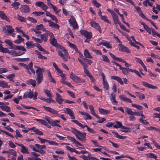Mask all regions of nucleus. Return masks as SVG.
I'll list each match as a JSON object with an SVG mask.
<instances>
[{"instance_id":"nucleus-56","label":"nucleus","mask_w":160,"mask_h":160,"mask_svg":"<svg viewBox=\"0 0 160 160\" xmlns=\"http://www.w3.org/2000/svg\"><path fill=\"white\" fill-rule=\"evenodd\" d=\"M16 152L15 150L13 149H11L9 150L8 156L9 157L10 154H12L15 156H16Z\"/></svg>"},{"instance_id":"nucleus-42","label":"nucleus","mask_w":160,"mask_h":160,"mask_svg":"<svg viewBox=\"0 0 160 160\" xmlns=\"http://www.w3.org/2000/svg\"><path fill=\"white\" fill-rule=\"evenodd\" d=\"M43 79V75H40L38 76H37L36 80L37 81L38 84H39L42 81Z\"/></svg>"},{"instance_id":"nucleus-61","label":"nucleus","mask_w":160,"mask_h":160,"mask_svg":"<svg viewBox=\"0 0 160 160\" xmlns=\"http://www.w3.org/2000/svg\"><path fill=\"white\" fill-rule=\"evenodd\" d=\"M26 45L27 47L35 46V45L33 43V42L32 41L27 42L26 43Z\"/></svg>"},{"instance_id":"nucleus-23","label":"nucleus","mask_w":160,"mask_h":160,"mask_svg":"<svg viewBox=\"0 0 160 160\" xmlns=\"http://www.w3.org/2000/svg\"><path fill=\"white\" fill-rule=\"evenodd\" d=\"M89 108L91 112V113L93 115L97 118H100L99 116L95 113L94 108L93 106L92 105L89 106Z\"/></svg>"},{"instance_id":"nucleus-10","label":"nucleus","mask_w":160,"mask_h":160,"mask_svg":"<svg viewBox=\"0 0 160 160\" xmlns=\"http://www.w3.org/2000/svg\"><path fill=\"white\" fill-rule=\"evenodd\" d=\"M16 144L18 146L21 147V148L20 149L21 152L23 154H27L30 153V152L28 151V149L27 148L22 144H20L19 143H16Z\"/></svg>"},{"instance_id":"nucleus-14","label":"nucleus","mask_w":160,"mask_h":160,"mask_svg":"<svg viewBox=\"0 0 160 160\" xmlns=\"http://www.w3.org/2000/svg\"><path fill=\"white\" fill-rule=\"evenodd\" d=\"M46 111L49 112L52 114H58V112L53 109V108L49 107H47L43 106L42 107Z\"/></svg>"},{"instance_id":"nucleus-30","label":"nucleus","mask_w":160,"mask_h":160,"mask_svg":"<svg viewBox=\"0 0 160 160\" xmlns=\"http://www.w3.org/2000/svg\"><path fill=\"white\" fill-rule=\"evenodd\" d=\"M4 42L9 46V48L13 49V48L15 45L9 39H6L5 40Z\"/></svg>"},{"instance_id":"nucleus-19","label":"nucleus","mask_w":160,"mask_h":160,"mask_svg":"<svg viewBox=\"0 0 160 160\" xmlns=\"http://www.w3.org/2000/svg\"><path fill=\"white\" fill-rule=\"evenodd\" d=\"M109 54L114 60L118 61L123 63H124L125 62H126L125 60L121 58H118L116 57L111 52H109Z\"/></svg>"},{"instance_id":"nucleus-64","label":"nucleus","mask_w":160,"mask_h":160,"mask_svg":"<svg viewBox=\"0 0 160 160\" xmlns=\"http://www.w3.org/2000/svg\"><path fill=\"white\" fill-rule=\"evenodd\" d=\"M8 69L6 68H0V73H5L7 72L8 71Z\"/></svg>"},{"instance_id":"nucleus-9","label":"nucleus","mask_w":160,"mask_h":160,"mask_svg":"<svg viewBox=\"0 0 160 160\" xmlns=\"http://www.w3.org/2000/svg\"><path fill=\"white\" fill-rule=\"evenodd\" d=\"M119 69L122 70L123 74L126 75H129V72H133L134 70V69H132L128 68H127L125 67H123L122 66L120 67Z\"/></svg>"},{"instance_id":"nucleus-18","label":"nucleus","mask_w":160,"mask_h":160,"mask_svg":"<svg viewBox=\"0 0 160 160\" xmlns=\"http://www.w3.org/2000/svg\"><path fill=\"white\" fill-rule=\"evenodd\" d=\"M49 32H51L48 31H46V33L41 34L40 37L42 40H43L44 42H46L48 40V36H49Z\"/></svg>"},{"instance_id":"nucleus-28","label":"nucleus","mask_w":160,"mask_h":160,"mask_svg":"<svg viewBox=\"0 0 160 160\" xmlns=\"http://www.w3.org/2000/svg\"><path fill=\"white\" fill-rule=\"evenodd\" d=\"M142 84L144 86L146 87L150 88L152 89H157L158 88L156 86H153L151 84H149V83L146 82H142Z\"/></svg>"},{"instance_id":"nucleus-12","label":"nucleus","mask_w":160,"mask_h":160,"mask_svg":"<svg viewBox=\"0 0 160 160\" xmlns=\"http://www.w3.org/2000/svg\"><path fill=\"white\" fill-rule=\"evenodd\" d=\"M33 92L30 90L29 91L25 92L23 96V98H28L31 99L33 98Z\"/></svg>"},{"instance_id":"nucleus-22","label":"nucleus","mask_w":160,"mask_h":160,"mask_svg":"<svg viewBox=\"0 0 160 160\" xmlns=\"http://www.w3.org/2000/svg\"><path fill=\"white\" fill-rule=\"evenodd\" d=\"M60 122L59 120H52L50 123V124L53 127L57 126L61 128V126L59 125V123Z\"/></svg>"},{"instance_id":"nucleus-62","label":"nucleus","mask_w":160,"mask_h":160,"mask_svg":"<svg viewBox=\"0 0 160 160\" xmlns=\"http://www.w3.org/2000/svg\"><path fill=\"white\" fill-rule=\"evenodd\" d=\"M85 127L87 128V129L88 131L92 134H95L96 133V132L92 129L89 128L87 125H85Z\"/></svg>"},{"instance_id":"nucleus-8","label":"nucleus","mask_w":160,"mask_h":160,"mask_svg":"<svg viewBox=\"0 0 160 160\" xmlns=\"http://www.w3.org/2000/svg\"><path fill=\"white\" fill-rule=\"evenodd\" d=\"M81 35L85 37L87 39H91L92 38V33L91 32H88L86 30H81L80 31Z\"/></svg>"},{"instance_id":"nucleus-32","label":"nucleus","mask_w":160,"mask_h":160,"mask_svg":"<svg viewBox=\"0 0 160 160\" xmlns=\"http://www.w3.org/2000/svg\"><path fill=\"white\" fill-rule=\"evenodd\" d=\"M49 26L53 27L56 29H58L59 28V25L56 23H54L51 20H49Z\"/></svg>"},{"instance_id":"nucleus-48","label":"nucleus","mask_w":160,"mask_h":160,"mask_svg":"<svg viewBox=\"0 0 160 160\" xmlns=\"http://www.w3.org/2000/svg\"><path fill=\"white\" fill-rule=\"evenodd\" d=\"M34 29L39 31L40 30L45 31V30L43 25L42 24H40L37 25Z\"/></svg>"},{"instance_id":"nucleus-15","label":"nucleus","mask_w":160,"mask_h":160,"mask_svg":"<svg viewBox=\"0 0 160 160\" xmlns=\"http://www.w3.org/2000/svg\"><path fill=\"white\" fill-rule=\"evenodd\" d=\"M55 99L57 102L59 104H62L64 101V100L62 98L61 96L58 93H56Z\"/></svg>"},{"instance_id":"nucleus-44","label":"nucleus","mask_w":160,"mask_h":160,"mask_svg":"<svg viewBox=\"0 0 160 160\" xmlns=\"http://www.w3.org/2000/svg\"><path fill=\"white\" fill-rule=\"evenodd\" d=\"M129 158L131 160H134L133 158L132 157H131L129 156H124L123 155H122L119 156H116L115 157V158L116 160H118L120 158Z\"/></svg>"},{"instance_id":"nucleus-34","label":"nucleus","mask_w":160,"mask_h":160,"mask_svg":"<svg viewBox=\"0 0 160 160\" xmlns=\"http://www.w3.org/2000/svg\"><path fill=\"white\" fill-rule=\"evenodd\" d=\"M98 109L100 113L103 115L107 114L110 112L109 111L102 108H99Z\"/></svg>"},{"instance_id":"nucleus-16","label":"nucleus","mask_w":160,"mask_h":160,"mask_svg":"<svg viewBox=\"0 0 160 160\" xmlns=\"http://www.w3.org/2000/svg\"><path fill=\"white\" fill-rule=\"evenodd\" d=\"M64 112L68 114L70 116L71 118L72 119H75V117L74 114L73 113L72 111L69 108H66L64 110Z\"/></svg>"},{"instance_id":"nucleus-6","label":"nucleus","mask_w":160,"mask_h":160,"mask_svg":"<svg viewBox=\"0 0 160 160\" xmlns=\"http://www.w3.org/2000/svg\"><path fill=\"white\" fill-rule=\"evenodd\" d=\"M35 5L36 6L41 8L44 11L47 10L48 8V6L42 2H37L35 3Z\"/></svg>"},{"instance_id":"nucleus-49","label":"nucleus","mask_w":160,"mask_h":160,"mask_svg":"<svg viewBox=\"0 0 160 160\" xmlns=\"http://www.w3.org/2000/svg\"><path fill=\"white\" fill-rule=\"evenodd\" d=\"M124 108L125 109V110L127 113L128 114L133 115V112L131 108L127 107H125Z\"/></svg>"},{"instance_id":"nucleus-7","label":"nucleus","mask_w":160,"mask_h":160,"mask_svg":"<svg viewBox=\"0 0 160 160\" xmlns=\"http://www.w3.org/2000/svg\"><path fill=\"white\" fill-rule=\"evenodd\" d=\"M50 38V42L52 45L56 46L58 45L56 39L55 38L52 32H49Z\"/></svg>"},{"instance_id":"nucleus-41","label":"nucleus","mask_w":160,"mask_h":160,"mask_svg":"<svg viewBox=\"0 0 160 160\" xmlns=\"http://www.w3.org/2000/svg\"><path fill=\"white\" fill-rule=\"evenodd\" d=\"M15 76V75L14 73L10 74L6 76V78L8 79L10 81L13 82L14 81L13 79Z\"/></svg>"},{"instance_id":"nucleus-3","label":"nucleus","mask_w":160,"mask_h":160,"mask_svg":"<svg viewBox=\"0 0 160 160\" xmlns=\"http://www.w3.org/2000/svg\"><path fill=\"white\" fill-rule=\"evenodd\" d=\"M69 77L73 81L76 83H81L85 82V80L84 79H82L80 77L76 76L72 72L70 73Z\"/></svg>"},{"instance_id":"nucleus-60","label":"nucleus","mask_w":160,"mask_h":160,"mask_svg":"<svg viewBox=\"0 0 160 160\" xmlns=\"http://www.w3.org/2000/svg\"><path fill=\"white\" fill-rule=\"evenodd\" d=\"M100 18L102 20L105 22L109 23H111V22L108 19V18L105 16H101Z\"/></svg>"},{"instance_id":"nucleus-31","label":"nucleus","mask_w":160,"mask_h":160,"mask_svg":"<svg viewBox=\"0 0 160 160\" xmlns=\"http://www.w3.org/2000/svg\"><path fill=\"white\" fill-rule=\"evenodd\" d=\"M47 74L50 82L53 83H56V81L52 78L51 74L49 71H47Z\"/></svg>"},{"instance_id":"nucleus-13","label":"nucleus","mask_w":160,"mask_h":160,"mask_svg":"<svg viewBox=\"0 0 160 160\" xmlns=\"http://www.w3.org/2000/svg\"><path fill=\"white\" fill-rule=\"evenodd\" d=\"M20 9L21 11L23 13H27L29 12L30 11L29 6L26 5H22Z\"/></svg>"},{"instance_id":"nucleus-43","label":"nucleus","mask_w":160,"mask_h":160,"mask_svg":"<svg viewBox=\"0 0 160 160\" xmlns=\"http://www.w3.org/2000/svg\"><path fill=\"white\" fill-rule=\"evenodd\" d=\"M44 70L42 68H38L36 70V72L37 73V76L38 75H43V73L44 72Z\"/></svg>"},{"instance_id":"nucleus-59","label":"nucleus","mask_w":160,"mask_h":160,"mask_svg":"<svg viewBox=\"0 0 160 160\" xmlns=\"http://www.w3.org/2000/svg\"><path fill=\"white\" fill-rule=\"evenodd\" d=\"M103 44V46H105L106 48H111L112 47L111 45L107 42H104V43Z\"/></svg>"},{"instance_id":"nucleus-40","label":"nucleus","mask_w":160,"mask_h":160,"mask_svg":"<svg viewBox=\"0 0 160 160\" xmlns=\"http://www.w3.org/2000/svg\"><path fill=\"white\" fill-rule=\"evenodd\" d=\"M20 5V3L16 2H14L12 4V8L15 10L18 9Z\"/></svg>"},{"instance_id":"nucleus-2","label":"nucleus","mask_w":160,"mask_h":160,"mask_svg":"<svg viewBox=\"0 0 160 160\" xmlns=\"http://www.w3.org/2000/svg\"><path fill=\"white\" fill-rule=\"evenodd\" d=\"M19 65L25 68L27 70L26 72L28 73L31 74V72L34 74H35V71L33 69L32 63V62H30L28 65L22 63H20Z\"/></svg>"},{"instance_id":"nucleus-17","label":"nucleus","mask_w":160,"mask_h":160,"mask_svg":"<svg viewBox=\"0 0 160 160\" xmlns=\"http://www.w3.org/2000/svg\"><path fill=\"white\" fill-rule=\"evenodd\" d=\"M118 49L120 51L125 52L128 53L130 52V50L127 47L121 44L118 45Z\"/></svg>"},{"instance_id":"nucleus-11","label":"nucleus","mask_w":160,"mask_h":160,"mask_svg":"<svg viewBox=\"0 0 160 160\" xmlns=\"http://www.w3.org/2000/svg\"><path fill=\"white\" fill-rule=\"evenodd\" d=\"M90 24L92 27L97 29L100 33H101V28L98 23L93 21H92L90 22Z\"/></svg>"},{"instance_id":"nucleus-45","label":"nucleus","mask_w":160,"mask_h":160,"mask_svg":"<svg viewBox=\"0 0 160 160\" xmlns=\"http://www.w3.org/2000/svg\"><path fill=\"white\" fill-rule=\"evenodd\" d=\"M7 32L9 33H12L14 31V29L12 28V27L10 25H7L6 26Z\"/></svg>"},{"instance_id":"nucleus-24","label":"nucleus","mask_w":160,"mask_h":160,"mask_svg":"<svg viewBox=\"0 0 160 160\" xmlns=\"http://www.w3.org/2000/svg\"><path fill=\"white\" fill-rule=\"evenodd\" d=\"M111 78L117 81L121 85H123V82L122 78L119 77L112 76L111 77Z\"/></svg>"},{"instance_id":"nucleus-25","label":"nucleus","mask_w":160,"mask_h":160,"mask_svg":"<svg viewBox=\"0 0 160 160\" xmlns=\"http://www.w3.org/2000/svg\"><path fill=\"white\" fill-rule=\"evenodd\" d=\"M115 94L114 93H112L110 96V99L113 104L117 105L118 102L115 100Z\"/></svg>"},{"instance_id":"nucleus-52","label":"nucleus","mask_w":160,"mask_h":160,"mask_svg":"<svg viewBox=\"0 0 160 160\" xmlns=\"http://www.w3.org/2000/svg\"><path fill=\"white\" fill-rule=\"evenodd\" d=\"M35 146L38 148L40 149H46V146L44 145H41L38 144H35Z\"/></svg>"},{"instance_id":"nucleus-58","label":"nucleus","mask_w":160,"mask_h":160,"mask_svg":"<svg viewBox=\"0 0 160 160\" xmlns=\"http://www.w3.org/2000/svg\"><path fill=\"white\" fill-rule=\"evenodd\" d=\"M44 12H36L35 11L32 13V14H34L36 16H39L43 15Z\"/></svg>"},{"instance_id":"nucleus-46","label":"nucleus","mask_w":160,"mask_h":160,"mask_svg":"<svg viewBox=\"0 0 160 160\" xmlns=\"http://www.w3.org/2000/svg\"><path fill=\"white\" fill-rule=\"evenodd\" d=\"M135 94L140 100L143 99L145 98V95L143 94H140L139 92H136Z\"/></svg>"},{"instance_id":"nucleus-33","label":"nucleus","mask_w":160,"mask_h":160,"mask_svg":"<svg viewBox=\"0 0 160 160\" xmlns=\"http://www.w3.org/2000/svg\"><path fill=\"white\" fill-rule=\"evenodd\" d=\"M112 17L114 24L116 25V26L117 27V24H120V23L121 22L119 21L118 16L116 14Z\"/></svg>"},{"instance_id":"nucleus-39","label":"nucleus","mask_w":160,"mask_h":160,"mask_svg":"<svg viewBox=\"0 0 160 160\" xmlns=\"http://www.w3.org/2000/svg\"><path fill=\"white\" fill-rule=\"evenodd\" d=\"M84 54L86 58H92V57L91 56L90 53L86 49L84 50Z\"/></svg>"},{"instance_id":"nucleus-4","label":"nucleus","mask_w":160,"mask_h":160,"mask_svg":"<svg viewBox=\"0 0 160 160\" xmlns=\"http://www.w3.org/2000/svg\"><path fill=\"white\" fill-rule=\"evenodd\" d=\"M101 74L102 77V83L103 88L106 90H108L109 89V87L107 80L105 76L102 72L101 73Z\"/></svg>"},{"instance_id":"nucleus-26","label":"nucleus","mask_w":160,"mask_h":160,"mask_svg":"<svg viewBox=\"0 0 160 160\" xmlns=\"http://www.w3.org/2000/svg\"><path fill=\"white\" fill-rule=\"evenodd\" d=\"M0 87L3 88H9L10 87V86L8 85V83L4 81H0Z\"/></svg>"},{"instance_id":"nucleus-29","label":"nucleus","mask_w":160,"mask_h":160,"mask_svg":"<svg viewBox=\"0 0 160 160\" xmlns=\"http://www.w3.org/2000/svg\"><path fill=\"white\" fill-rule=\"evenodd\" d=\"M26 82L28 85H31L33 87H35L36 85V82L35 80L30 79L27 81Z\"/></svg>"},{"instance_id":"nucleus-53","label":"nucleus","mask_w":160,"mask_h":160,"mask_svg":"<svg viewBox=\"0 0 160 160\" xmlns=\"http://www.w3.org/2000/svg\"><path fill=\"white\" fill-rule=\"evenodd\" d=\"M132 107L136 108L139 110H142L143 109L142 107L139 105H137L134 103H132Z\"/></svg>"},{"instance_id":"nucleus-50","label":"nucleus","mask_w":160,"mask_h":160,"mask_svg":"<svg viewBox=\"0 0 160 160\" xmlns=\"http://www.w3.org/2000/svg\"><path fill=\"white\" fill-rule=\"evenodd\" d=\"M67 42L70 47L74 49L76 52H78V49L77 48V46L75 45L70 42L68 41Z\"/></svg>"},{"instance_id":"nucleus-1","label":"nucleus","mask_w":160,"mask_h":160,"mask_svg":"<svg viewBox=\"0 0 160 160\" xmlns=\"http://www.w3.org/2000/svg\"><path fill=\"white\" fill-rule=\"evenodd\" d=\"M59 48L61 50H59L58 51V55L63 59L64 61H67V58H70L68 53L67 51L64 48L61 46H59Z\"/></svg>"},{"instance_id":"nucleus-57","label":"nucleus","mask_w":160,"mask_h":160,"mask_svg":"<svg viewBox=\"0 0 160 160\" xmlns=\"http://www.w3.org/2000/svg\"><path fill=\"white\" fill-rule=\"evenodd\" d=\"M17 17L18 20L21 22H26V19L23 17L20 16L19 14L17 15Z\"/></svg>"},{"instance_id":"nucleus-47","label":"nucleus","mask_w":160,"mask_h":160,"mask_svg":"<svg viewBox=\"0 0 160 160\" xmlns=\"http://www.w3.org/2000/svg\"><path fill=\"white\" fill-rule=\"evenodd\" d=\"M146 155L148 158H151L156 159L157 158L155 154L152 153H147L146 154Z\"/></svg>"},{"instance_id":"nucleus-63","label":"nucleus","mask_w":160,"mask_h":160,"mask_svg":"<svg viewBox=\"0 0 160 160\" xmlns=\"http://www.w3.org/2000/svg\"><path fill=\"white\" fill-rule=\"evenodd\" d=\"M102 59L103 61L109 63L110 61L108 57L106 55H103L102 56Z\"/></svg>"},{"instance_id":"nucleus-5","label":"nucleus","mask_w":160,"mask_h":160,"mask_svg":"<svg viewBox=\"0 0 160 160\" xmlns=\"http://www.w3.org/2000/svg\"><path fill=\"white\" fill-rule=\"evenodd\" d=\"M68 22L70 26H72L74 29H78L77 22L75 18L73 16L71 17L70 19L68 20Z\"/></svg>"},{"instance_id":"nucleus-38","label":"nucleus","mask_w":160,"mask_h":160,"mask_svg":"<svg viewBox=\"0 0 160 160\" xmlns=\"http://www.w3.org/2000/svg\"><path fill=\"white\" fill-rule=\"evenodd\" d=\"M36 46L40 51H42L47 54H48L49 53L48 52L45 50L42 47H41L40 44H37Z\"/></svg>"},{"instance_id":"nucleus-55","label":"nucleus","mask_w":160,"mask_h":160,"mask_svg":"<svg viewBox=\"0 0 160 160\" xmlns=\"http://www.w3.org/2000/svg\"><path fill=\"white\" fill-rule=\"evenodd\" d=\"M122 125V123L118 121H116V124L113 126V127L115 128H121Z\"/></svg>"},{"instance_id":"nucleus-27","label":"nucleus","mask_w":160,"mask_h":160,"mask_svg":"<svg viewBox=\"0 0 160 160\" xmlns=\"http://www.w3.org/2000/svg\"><path fill=\"white\" fill-rule=\"evenodd\" d=\"M119 98L121 99L124 102H126L130 103L132 102V101L130 99L128 98L124 95H120L119 96Z\"/></svg>"},{"instance_id":"nucleus-36","label":"nucleus","mask_w":160,"mask_h":160,"mask_svg":"<svg viewBox=\"0 0 160 160\" xmlns=\"http://www.w3.org/2000/svg\"><path fill=\"white\" fill-rule=\"evenodd\" d=\"M13 49L19 50H22L23 51H25L26 50L24 48V47L22 46H17L14 45L13 48Z\"/></svg>"},{"instance_id":"nucleus-35","label":"nucleus","mask_w":160,"mask_h":160,"mask_svg":"<svg viewBox=\"0 0 160 160\" xmlns=\"http://www.w3.org/2000/svg\"><path fill=\"white\" fill-rule=\"evenodd\" d=\"M0 108L3 111L7 112H9L11 111L10 108L8 106H0Z\"/></svg>"},{"instance_id":"nucleus-21","label":"nucleus","mask_w":160,"mask_h":160,"mask_svg":"<svg viewBox=\"0 0 160 160\" xmlns=\"http://www.w3.org/2000/svg\"><path fill=\"white\" fill-rule=\"evenodd\" d=\"M79 112L83 116L85 120H91L92 119V117L88 113L82 112Z\"/></svg>"},{"instance_id":"nucleus-20","label":"nucleus","mask_w":160,"mask_h":160,"mask_svg":"<svg viewBox=\"0 0 160 160\" xmlns=\"http://www.w3.org/2000/svg\"><path fill=\"white\" fill-rule=\"evenodd\" d=\"M0 18L2 19H4L7 21L10 22V19L6 15L4 11H0Z\"/></svg>"},{"instance_id":"nucleus-37","label":"nucleus","mask_w":160,"mask_h":160,"mask_svg":"<svg viewBox=\"0 0 160 160\" xmlns=\"http://www.w3.org/2000/svg\"><path fill=\"white\" fill-rule=\"evenodd\" d=\"M112 133L113 135L117 138L120 139H124L126 138L125 136H121L120 135L118 134V133L116 132H112Z\"/></svg>"},{"instance_id":"nucleus-51","label":"nucleus","mask_w":160,"mask_h":160,"mask_svg":"<svg viewBox=\"0 0 160 160\" xmlns=\"http://www.w3.org/2000/svg\"><path fill=\"white\" fill-rule=\"evenodd\" d=\"M43 91L48 97L49 98H52V96L50 91L46 89H44Z\"/></svg>"},{"instance_id":"nucleus-54","label":"nucleus","mask_w":160,"mask_h":160,"mask_svg":"<svg viewBox=\"0 0 160 160\" xmlns=\"http://www.w3.org/2000/svg\"><path fill=\"white\" fill-rule=\"evenodd\" d=\"M35 120L39 122L42 125H46L47 124V122L46 121L44 120L38 119H35Z\"/></svg>"}]
</instances>
